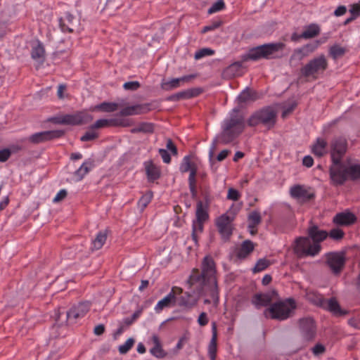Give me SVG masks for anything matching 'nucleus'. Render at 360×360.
Instances as JSON below:
<instances>
[{"mask_svg": "<svg viewBox=\"0 0 360 360\" xmlns=\"http://www.w3.org/2000/svg\"><path fill=\"white\" fill-rule=\"evenodd\" d=\"M239 109L234 108L229 118L224 120L221 125V132L212 141L209 157L212 160L214 151L219 143L226 145L234 141L244 131L246 123L242 115H238Z\"/></svg>", "mask_w": 360, "mask_h": 360, "instance_id": "nucleus-1", "label": "nucleus"}, {"mask_svg": "<svg viewBox=\"0 0 360 360\" xmlns=\"http://www.w3.org/2000/svg\"><path fill=\"white\" fill-rule=\"evenodd\" d=\"M308 236L299 237L295 240L296 252L302 256L317 255L321 250V243L328 237V231L319 229L316 224H311L307 229Z\"/></svg>", "mask_w": 360, "mask_h": 360, "instance_id": "nucleus-2", "label": "nucleus"}, {"mask_svg": "<svg viewBox=\"0 0 360 360\" xmlns=\"http://www.w3.org/2000/svg\"><path fill=\"white\" fill-rule=\"evenodd\" d=\"M329 175L331 184L335 186H342L348 180L356 181L360 179V164L345 165L340 162V165L330 166Z\"/></svg>", "mask_w": 360, "mask_h": 360, "instance_id": "nucleus-3", "label": "nucleus"}, {"mask_svg": "<svg viewBox=\"0 0 360 360\" xmlns=\"http://www.w3.org/2000/svg\"><path fill=\"white\" fill-rule=\"evenodd\" d=\"M285 44L282 42L268 43L253 47L241 56L242 61L258 60L261 58L271 59L278 58L277 53L282 51Z\"/></svg>", "mask_w": 360, "mask_h": 360, "instance_id": "nucleus-4", "label": "nucleus"}, {"mask_svg": "<svg viewBox=\"0 0 360 360\" xmlns=\"http://www.w3.org/2000/svg\"><path fill=\"white\" fill-rule=\"evenodd\" d=\"M277 121V111L272 106L263 107L254 112L247 120L249 127L264 126L266 130L272 129Z\"/></svg>", "mask_w": 360, "mask_h": 360, "instance_id": "nucleus-5", "label": "nucleus"}, {"mask_svg": "<svg viewBox=\"0 0 360 360\" xmlns=\"http://www.w3.org/2000/svg\"><path fill=\"white\" fill-rule=\"evenodd\" d=\"M297 307L295 300L293 298H288L284 301L276 302L270 305L264 311L266 318L283 321L288 319L293 310Z\"/></svg>", "mask_w": 360, "mask_h": 360, "instance_id": "nucleus-6", "label": "nucleus"}, {"mask_svg": "<svg viewBox=\"0 0 360 360\" xmlns=\"http://www.w3.org/2000/svg\"><path fill=\"white\" fill-rule=\"evenodd\" d=\"M328 63L326 56L321 54L309 60L300 69V75L305 77L318 78L319 75L323 74L328 68Z\"/></svg>", "mask_w": 360, "mask_h": 360, "instance_id": "nucleus-7", "label": "nucleus"}, {"mask_svg": "<svg viewBox=\"0 0 360 360\" xmlns=\"http://www.w3.org/2000/svg\"><path fill=\"white\" fill-rule=\"evenodd\" d=\"M56 124L82 125L93 120V116L86 112L78 111L74 114L58 115L47 120Z\"/></svg>", "mask_w": 360, "mask_h": 360, "instance_id": "nucleus-8", "label": "nucleus"}, {"mask_svg": "<svg viewBox=\"0 0 360 360\" xmlns=\"http://www.w3.org/2000/svg\"><path fill=\"white\" fill-rule=\"evenodd\" d=\"M348 143L344 136H335L330 142V153L332 161L330 166L340 165L347 153Z\"/></svg>", "mask_w": 360, "mask_h": 360, "instance_id": "nucleus-9", "label": "nucleus"}, {"mask_svg": "<svg viewBox=\"0 0 360 360\" xmlns=\"http://www.w3.org/2000/svg\"><path fill=\"white\" fill-rule=\"evenodd\" d=\"M346 262L344 252H330L326 254V264L332 272L338 275L345 266Z\"/></svg>", "mask_w": 360, "mask_h": 360, "instance_id": "nucleus-10", "label": "nucleus"}, {"mask_svg": "<svg viewBox=\"0 0 360 360\" xmlns=\"http://www.w3.org/2000/svg\"><path fill=\"white\" fill-rule=\"evenodd\" d=\"M233 220V217L226 214L221 215L216 220V226L218 231L224 242L228 241L233 233V227L231 225Z\"/></svg>", "mask_w": 360, "mask_h": 360, "instance_id": "nucleus-11", "label": "nucleus"}, {"mask_svg": "<svg viewBox=\"0 0 360 360\" xmlns=\"http://www.w3.org/2000/svg\"><path fill=\"white\" fill-rule=\"evenodd\" d=\"M326 38L324 39L316 40L314 41L308 43L300 48L296 49L294 50L292 54L290 56V60H302L305 57L308 56L309 54L314 53L318 47L322 43H324L326 41Z\"/></svg>", "mask_w": 360, "mask_h": 360, "instance_id": "nucleus-12", "label": "nucleus"}, {"mask_svg": "<svg viewBox=\"0 0 360 360\" xmlns=\"http://www.w3.org/2000/svg\"><path fill=\"white\" fill-rule=\"evenodd\" d=\"M91 302L86 301L78 303L74 305L66 311V321L70 323H75L78 319L84 317L89 311Z\"/></svg>", "mask_w": 360, "mask_h": 360, "instance_id": "nucleus-13", "label": "nucleus"}, {"mask_svg": "<svg viewBox=\"0 0 360 360\" xmlns=\"http://www.w3.org/2000/svg\"><path fill=\"white\" fill-rule=\"evenodd\" d=\"M64 134L65 131L61 129L44 131L32 134L28 138V141L32 143L38 144L60 138L63 136Z\"/></svg>", "mask_w": 360, "mask_h": 360, "instance_id": "nucleus-14", "label": "nucleus"}, {"mask_svg": "<svg viewBox=\"0 0 360 360\" xmlns=\"http://www.w3.org/2000/svg\"><path fill=\"white\" fill-rule=\"evenodd\" d=\"M301 335L304 340L311 341L314 339L316 328L314 320L311 317H305L299 320Z\"/></svg>", "mask_w": 360, "mask_h": 360, "instance_id": "nucleus-15", "label": "nucleus"}, {"mask_svg": "<svg viewBox=\"0 0 360 360\" xmlns=\"http://www.w3.org/2000/svg\"><path fill=\"white\" fill-rule=\"evenodd\" d=\"M290 194L292 198L302 203L309 202L315 198V193L311 191V188H307L304 185L300 184L292 186Z\"/></svg>", "mask_w": 360, "mask_h": 360, "instance_id": "nucleus-16", "label": "nucleus"}, {"mask_svg": "<svg viewBox=\"0 0 360 360\" xmlns=\"http://www.w3.org/2000/svg\"><path fill=\"white\" fill-rule=\"evenodd\" d=\"M188 283L191 286L195 285L198 293H203L205 286L208 283V277L199 269H193L189 276Z\"/></svg>", "mask_w": 360, "mask_h": 360, "instance_id": "nucleus-17", "label": "nucleus"}, {"mask_svg": "<svg viewBox=\"0 0 360 360\" xmlns=\"http://www.w3.org/2000/svg\"><path fill=\"white\" fill-rule=\"evenodd\" d=\"M356 221V215L348 210L337 213L333 218V223L337 226H349Z\"/></svg>", "mask_w": 360, "mask_h": 360, "instance_id": "nucleus-18", "label": "nucleus"}, {"mask_svg": "<svg viewBox=\"0 0 360 360\" xmlns=\"http://www.w3.org/2000/svg\"><path fill=\"white\" fill-rule=\"evenodd\" d=\"M59 26L63 32L72 33L79 28V20L70 13L67 12L59 19Z\"/></svg>", "mask_w": 360, "mask_h": 360, "instance_id": "nucleus-19", "label": "nucleus"}, {"mask_svg": "<svg viewBox=\"0 0 360 360\" xmlns=\"http://www.w3.org/2000/svg\"><path fill=\"white\" fill-rule=\"evenodd\" d=\"M202 91V89L200 87L188 89L169 96L166 101L176 102L180 100L189 99L199 96Z\"/></svg>", "mask_w": 360, "mask_h": 360, "instance_id": "nucleus-20", "label": "nucleus"}, {"mask_svg": "<svg viewBox=\"0 0 360 360\" xmlns=\"http://www.w3.org/2000/svg\"><path fill=\"white\" fill-rule=\"evenodd\" d=\"M151 103H142L136 104L131 106H127L122 108L119 115L120 116H130L134 115H141L148 112L152 110Z\"/></svg>", "mask_w": 360, "mask_h": 360, "instance_id": "nucleus-21", "label": "nucleus"}, {"mask_svg": "<svg viewBox=\"0 0 360 360\" xmlns=\"http://www.w3.org/2000/svg\"><path fill=\"white\" fill-rule=\"evenodd\" d=\"M199 294L210 296L212 298L214 304L217 305L219 301V298L217 278H212L211 280H209L207 284L205 286L204 292Z\"/></svg>", "mask_w": 360, "mask_h": 360, "instance_id": "nucleus-22", "label": "nucleus"}, {"mask_svg": "<svg viewBox=\"0 0 360 360\" xmlns=\"http://www.w3.org/2000/svg\"><path fill=\"white\" fill-rule=\"evenodd\" d=\"M129 123L127 121L120 120V119H100L98 120L94 124L90 127V129L94 130L95 129H99L107 126H129Z\"/></svg>", "mask_w": 360, "mask_h": 360, "instance_id": "nucleus-23", "label": "nucleus"}, {"mask_svg": "<svg viewBox=\"0 0 360 360\" xmlns=\"http://www.w3.org/2000/svg\"><path fill=\"white\" fill-rule=\"evenodd\" d=\"M323 309L328 310L335 316H343L348 314V311L341 309L340 304L335 297H331L328 301L326 300Z\"/></svg>", "mask_w": 360, "mask_h": 360, "instance_id": "nucleus-24", "label": "nucleus"}, {"mask_svg": "<svg viewBox=\"0 0 360 360\" xmlns=\"http://www.w3.org/2000/svg\"><path fill=\"white\" fill-rule=\"evenodd\" d=\"M176 302V297L174 292V288H172V291L168 295H167L163 299L157 303L156 306L155 307V310L157 313H160L165 308L175 306Z\"/></svg>", "mask_w": 360, "mask_h": 360, "instance_id": "nucleus-25", "label": "nucleus"}, {"mask_svg": "<svg viewBox=\"0 0 360 360\" xmlns=\"http://www.w3.org/2000/svg\"><path fill=\"white\" fill-rule=\"evenodd\" d=\"M146 174L149 182H154L161 176V170L152 160L144 162Z\"/></svg>", "mask_w": 360, "mask_h": 360, "instance_id": "nucleus-26", "label": "nucleus"}, {"mask_svg": "<svg viewBox=\"0 0 360 360\" xmlns=\"http://www.w3.org/2000/svg\"><path fill=\"white\" fill-rule=\"evenodd\" d=\"M202 271L208 277V281L211 278H216V267L214 259L210 257H204L202 262Z\"/></svg>", "mask_w": 360, "mask_h": 360, "instance_id": "nucleus-27", "label": "nucleus"}, {"mask_svg": "<svg viewBox=\"0 0 360 360\" xmlns=\"http://www.w3.org/2000/svg\"><path fill=\"white\" fill-rule=\"evenodd\" d=\"M212 338L208 345V354L211 360H215L217 351V329L215 322L212 323Z\"/></svg>", "mask_w": 360, "mask_h": 360, "instance_id": "nucleus-28", "label": "nucleus"}, {"mask_svg": "<svg viewBox=\"0 0 360 360\" xmlns=\"http://www.w3.org/2000/svg\"><path fill=\"white\" fill-rule=\"evenodd\" d=\"M255 243L250 240H244L236 251V257L239 259H244L248 257L255 249Z\"/></svg>", "mask_w": 360, "mask_h": 360, "instance_id": "nucleus-29", "label": "nucleus"}, {"mask_svg": "<svg viewBox=\"0 0 360 360\" xmlns=\"http://www.w3.org/2000/svg\"><path fill=\"white\" fill-rule=\"evenodd\" d=\"M258 98L257 91L247 87L238 95L237 101L239 104H246L255 101Z\"/></svg>", "mask_w": 360, "mask_h": 360, "instance_id": "nucleus-30", "label": "nucleus"}, {"mask_svg": "<svg viewBox=\"0 0 360 360\" xmlns=\"http://www.w3.org/2000/svg\"><path fill=\"white\" fill-rule=\"evenodd\" d=\"M252 304L255 308L259 309L262 307H267L271 304V297L269 294L257 293L252 298Z\"/></svg>", "mask_w": 360, "mask_h": 360, "instance_id": "nucleus-31", "label": "nucleus"}, {"mask_svg": "<svg viewBox=\"0 0 360 360\" xmlns=\"http://www.w3.org/2000/svg\"><path fill=\"white\" fill-rule=\"evenodd\" d=\"M31 56L39 64H43L45 61V50L42 43L39 41H37V44L32 46Z\"/></svg>", "mask_w": 360, "mask_h": 360, "instance_id": "nucleus-32", "label": "nucleus"}, {"mask_svg": "<svg viewBox=\"0 0 360 360\" xmlns=\"http://www.w3.org/2000/svg\"><path fill=\"white\" fill-rule=\"evenodd\" d=\"M152 340L154 344V346L150 349V354L158 359L165 357L167 353L162 349V344L159 339V337L157 335L154 334L152 336Z\"/></svg>", "mask_w": 360, "mask_h": 360, "instance_id": "nucleus-33", "label": "nucleus"}, {"mask_svg": "<svg viewBox=\"0 0 360 360\" xmlns=\"http://www.w3.org/2000/svg\"><path fill=\"white\" fill-rule=\"evenodd\" d=\"M327 142L321 138H317L311 146V152L317 157H323L326 153Z\"/></svg>", "mask_w": 360, "mask_h": 360, "instance_id": "nucleus-34", "label": "nucleus"}, {"mask_svg": "<svg viewBox=\"0 0 360 360\" xmlns=\"http://www.w3.org/2000/svg\"><path fill=\"white\" fill-rule=\"evenodd\" d=\"M176 300L178 301V305L179 307H185L186 309H191L197 303V300L187 292L178 299L176 298Z\"/></svg>", "mask_w": 360, "mask_h": 360, "instance_id": "nucleus-35", "label": "nucleus"}, {"mask_svg": "<svg viewBox=\"0 0 360 360\" xmlns=\"http://www.w3.org/2000/svg\"><path fill=\"white\" fill-rule=\"evenodd\" d=\"M209 207L204 205L201 200H198L196 205L195 220L205 222L209 219Z\"/></svg>", "mask_w": 360, "mask_h": 360, "instance_id": "nucleus-36", "label": "nucleus"}, {"mask_svg": "<svg viewBox=\"0 0 360 360\" xmlns=\"http://www.w3.org/2000/svg\"><path fill=\"white\" fill-rule=\"evenodd\" d=\"M306 298L312 304L322 309L324 307L326 300L321 294L314 291L309 292L306 295Z\"/></svg>", "mask_w": 360, "mask_h": 360, "instance_id": "nucleus-37", "label": "nucleus"}, {"mask_svg": "<svg viewBox=\"0 0 360 360\" xmlns=\"http://www.w3.org/2000/svg\"><path fill=\"white\" fill-rule=\"evenodd\" d=\"M319 33L320 27L317 24L311 23L305 27V30L301 33V36L303 37V39H309L318 36Z\"/></svg>", "mask_w": 360, "mask_h": 360, "instance_id": "nucleus-38", "label": "nucleus"}, {"mask_svg": "<svg viewBox=\"0 0 360 360\" xmlns=\"http://www.w3.org/2000/svg\"><path fill=\"white\" fill-rule=\"evenodd\" d=\"M93 166L94 164L91 161H85L83 162L80 167L74 173L75 176L77 178V181H81L84 176L90 171Z\"/></svg>", "mask_w": 360, "mask_h": 360, "instance_id": "nucleus-39", "label": "nucleus"}, {"mask_svg": "<svg viewBox=\"0 0 360 360\" xmlns=\"http://www.w3.org/2000/svg\"><path fill=\"white\" fill-rule=\"evenodd\" d=\"M248 229H255L262 222V217L259 212L254 210L248 217Z\"/></svg>", "mask_w": 360, "mask_h": 360, "instance_id": "nucleus-40", "label": "nucleus"}, {"mask_svg": "<svg viewBox=\"0 0 360 360\" xmlns=\"http://www.w3.org/2000/svg\"><path fill=\"white\" fill-rule=\"evenodd\" d=\"M154 131V124L150 122H141L136 127L131 129V132L136 134L142 133H153Z\"/></svg>", "mask_w": 360, "mask_h": 360, "instance_id": "nucleus-41", "label": "nucleus"}, {"mask_svg": "<svg viewBox=\"0 0 360 360\" xmlns=\"http://www.w3.org/2000/svg\"><path fill=\"white\" fill-rule=\"evenodd\" d=\"M107 239V234L105 232L100 231L96 238L91 243V250L101 249Z\"/></svg>", "mask_w": 360, "mask_h": 360, "instance_id": "nucleus-42", "label": "nucleus"}, {"mask_svg": "<svg viewBox=\"0 0 360 360\" xmlns=\"http://www.w3.org/2000/svg\"><path fill=\"white\" fill-rule=\"evenodd\" d=\"M347 51V49L338 44H334L329 49V56L333 59L337 60L342 57Z\"/></svg>", "mask_w": 360, "mask_h": 360, "instance_id": "nucleus-43", "label": "nucleus"}, {"mask_svg": "<svg viewBox=\"0 0 360 360\" xmlns=\"http://www.w3.org/2000/svg\"><path fill=\"white\" fill-rule=\"evenodd\" d=\"M204 223V221H199L197 220H193V221L191 238L196 245L198 243V233H202L203 231Z\"/></svg>", "mask_w": 360, "mask_h": 360, "instance_id": "nucleus-44", "label": "nucleus"}, {"mask_svg": "<svg viewBox=\"0 0 360 360\" xmlns=\"http://www.w3.org/2000/svg\"><path fill=\"white\" fill-rule=\"evenodd\" d=\"M119 107L117 103L103 102L95 106L94 109L102 112H112Z\"/></svg>", "mask_w": 360, "mask_h": 360, "instance_id": "nucleus-45", "label": "nucleus"}, {"mask_svg": "<svg viewBox=\"0 0 360 360\" xmlns=\"http://www.w3.org/2000/svg\"><path fill=\"white\" fill-rule=\"evenodd\" d=\"M181 86L180 80L179 78H173L169 81L163 82L161 83V88L165 91H172Z\"/></svg>", "mask_w": 360, "mask_h": 360, "instance_id": "nucleus-46", "label": "nucleus"}, {"mask_svg": "<svg viewBox=\"0 0 360 360\" xmlns=\"http://www.w3.org/2000/svg\"><path fill=\"white\" fill-rule=\"evenodd\" d=\"M328 234L331 239L335 241L341 240L345 236V232L339 226L332 229L328 232Z\"/></svg>", "mask_w": 360, "mask_h": 360, "instance_id": "nucleus-47", "label": "nucleus"}, {"mask_svg": "<svg viewBox=\"0 0 360 360\" xmlns=\"http://www.w3.org/2000/svg\"><path fill=\"white\" fill-rule=\"evenodd\" d=\"M241 67L242 61L235 62L225 69L224 73L230 77H233Z\"/></svg>", "mask_w": 360, "mask_h": 360, "instance_id": "nucleus-48", "label": "nucleus"}, {"mask_svg": "<svg viewBox=\"0 0 360 360\" xmlns=\"http://www.w3.org/2000/svg\"><path fill=\"white\" fill-rule=\"evenodd\" d=\"M270 264H271V262L269 260H268L265 258L259 259L257 260L252 271L254 273L260 272V271L266 269Z\"/></svg>", "mask_w": 360, "mask_h": 360, "instance_id": "nucleus-49", "label": "nucleus"}, {"mask_svg": "<svg viewBox=\"0 0 360 360\" xmlns=\"http://www.w3.org/2000/svg\"><path fill=\"white\" fill-rule=\"evenodd\" d=\"M134 342H135V340L134 338H129V339H127V340L124 342V344L119 346L118 351H119L120 354H127L131 349Z\"/></svg>", "mask_w": 360, "mask_h": 360, "instance_id": "nucleus-50", "label": "nucleus"}, {"mask_svg": "<svg viewBox=\"0 0 360 360\" xmlns=\"http://www.w3.org/2000/svg\"><path fill=\"white\" fill-rule=\"evenodd\" d=\"M193 164L191 162V156L190 155H186L180 165L179 170L181 173H186L191 170V167Z\"/></svg>", "mask_w": 360, "mask_h": 360, "instance_id": "nucleus-51", "label": "nucleus"}, {"mask_svg": "<svg viewBox=\"0 0 360 360\" xmlns=\"http://www.w3.org/2000/svg\"><path fill=\"white\" fill-rule=\"evenodd\" d=\"M297 105V103L295 101L290 102V103H288L287 105H285L283 107V112L281 114V117L283 119L285 118L288 115H290V113L292 112V111L295 109Z\"/></svg>", "mask_w": 360, "mask_h": 360, "instance_id": "nucleus-52", "label": "nucleus"}, {"mask_svg": "<svg viewBox=\"0 0 360 360\" xmlns=\"http://www.w3.org/2000/svg\"><path fill=\"white\" fill-rule=\"evenodd\" d=\"M153 198V194L151 192H149L143 195L139 199L138 202L139 207L141 208L143 210L151 201Z\"/></svg>", "mask_w": 360, "mask_h": 360, "instance_id": "nucleus-53", "label": "nucleus"}, {"mask_svg": "<svg viewBox=\"0 0 360 360\" xmlns=\"http://www.w3.org/2000/svg\"><path fill=\"white\" fill-rule=\"evenodd\" d=\"M225 8V4L224 0H218L212 4V6L208 9L207 13L212 14L214 13L220 11Z\"/></svg>", "mask_w": 360, "mask_h": 360, "instance_id": "nucleus-54", "label": "nucleus"}, {"mask_svg": "<svg viewBox=\"0 0 360 360\" xmlns=\"http://www.w3.org/2000/svg\"><path fill=\"white\" fill-rule=\"evenodd\" d=\"M214 53V51L213 49H211L210 48H203L195 52V59L198 60L206 56H212Z\"/></svg>", "mask_w": 360, "mask_h": 360, "instance_id": "nucleus-55", "label": "nucleus"}, {"mask_svg": "<svg viewBox=\"0 0 360 360\" xmlns=\"http://www.w3.org/2000/svg\"><path fill=\"white\" fill-rule=\"evenodd\" d=\"M98 137V134L93 131L91 129L85 132V134L81 136L80 141L83 142L93 141Z\"/></svg>", "mask_w": 360, "mask_h": 360, "instance_id": "nucleus-56", "label": "nucleus"}, {"mask_svg": "<svg viewBox=\"0 0 360 360\" xmlns=\"http://www.w3.org/2000/svg\"><path fill=\"white\" fill-rule=\"evenodd\" d=\"M142 312V309L136 310L131 317H127L124 319V323L127 327H129L136 319H138Z\"/></svg>", "mask_w": 360, "mask_h": 360, "instance_id": "nucleus-57", "label": "nucleus"}, {"mask_svg": "<svg viewBox=\"0 0 360 360\" xmlns=\"http://www.w3.org/2000/svg\"><path fill=\"white\" fill-rule=\"evenodd\" d=\"M141 84L137 81L127 82L123 85V88L128 91H136L140 87Z\"/></svg>", "mask_w": 360, "mask_h": 360, "instance_id": "nucleus-58", "label": "nucleus"}, {"mask_svg": "<svg viewBox=\"0 0 360 360\" xmlns=\"http://www.w3.org/2000/svg\"><path fill=\"white\" fill-rule=\"evenodd\" d=\"M12 154V151L9 148H4L0 150V162H4L9 159Z\"/></svg>", "mask_w": 360, "mask_h": 360, "instance_id": "nucleus-59", "label": "nucleus"}, {"mask_svg": "<svg viewBox=\"0 0 360 360\" xmlns=\"http://www.w3.org/2000/svg\"><path fill=\"white\" fill-rule=\"evenodd\" d=\"M240 197V193L233 188H230L228 191L227 198L234 201L238 200Z\"/></svg>", "mask_w": 360, "mask_h": 360, "instance_id": "nucleus-60", "label": "nucleus"}, {"mask_svg": "<svg viewBox=\"0 0 360 360\" xmlns=\"http://www.w3.org/2000/svg\"><path fill=\"white\" fill-rule=\"evenodd\" d=\"M158 153L165 163L169 164L171 162V156L167 150L160 148Z\"/></svg>", "mask_w": 360, "mask_h": 360, "instance_id": "nucleus-61", "label": "nucleus"}, {"mask_svg": "<svg viewBox=\"0 0 360 360\" xmlns=\"http://www.w3.org/2000/svg\"><path fill=\"white\" fill-rule=\"evenodd\" d=\"M166 147V150H169L173 155H178L177 148L171 139H167Z\"/></svg>", "mask_w": 360, "mask_h": 360, "instance_id": "nucleus-62", "label": "nucleus"}, {"mask_svg": "<svg viewBox=\"0 0 360 360\" xmlns=\"http://www.w3.org/2000/svg\"><path fill=\"white\" fill-rule=\"evenodd\" d=\"M221 25V21H214L211 25L205 26L202 28L201 32L202 33H206V32H207L209 31L214 30L218 28L219 27H220Z\"/></svg>", "mask_w": 360, "mask_h": 360, "instance_id": "nucleus-63", "label": "nucleus"}, {"mask_svg": "<svg viewBox=\"0 0 360 360\" xmlns=\"http://www.w3.org/2000/svg\"><path fill=\"white\" fill-rule=\"evenodd\" d=\"M209 322V319L207 317V314L205 312H202L200 314L198 319V323L200 326H206Z\"/></svg>", "mask_w": 360, "mask_h": 360, "instance_id": "nucleus-64", "label": "nucleus"}]
</instances>
